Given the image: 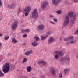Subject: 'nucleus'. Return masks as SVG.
<instances>
[{"label": "nucleus", "instance_id": "nucleus-1", "mask_svg": "<svg viewBox=\"0 0 78 78\" xmlns=\"http://www.w3.org/2000/svg\"><path fill=\"white\" fill-rule=\"evenodd\" d=\"M10 69L9 64L7 63L3 65L2 67V71L4 73H7L9 70Z\"/></svg>", "mask_w": 78, "mask_h": 78}, {"label": "nucleus", "instance_id": "nucleus-2", "mask_svg": "<svg viewBox=\"0 0 78 78\" xmlns=\"http://www.w3.org/2000/svg\"><path fill=\"white\" fill-rule=\"evenodd\" d=\"M70 20V18L68 15H66L65 16L64 23L63 25L64 27H66L69 24V21Z\"/></svg>", "mask_w": 78, "mask_h": 78}, {"label": "nucleus", "instance_id": "nucleus-3", "mask_svg": "<svg viewBox=\"0 0 78 78\" xmlns=\"http://www.w3.org/2000/svg\"><path fill=\"white\" fill-rule=\"evenodd\" d=\"M32 17L33 18H37L38 17V11L36 9H34L32 12Z\"/></svg>", "mask_w": 78, "mask_h": 78}, {"label": "nucleus", "instance_id": "nucleus-4", "mask_svg": "<svg viewBox=\"0 0 78 78\" xmlns=\"http://www.w3.org/2000/svg\"><path fill=\"white\" fill-rule=\"evenodd\" d=\"M48 5V2L47 1H45L42 2L41 3V8L42 9H45L46 6Z\"/></svg>", "mask_w": 78, "mask_h": 78}, {"label": "nucleus", "instance_id": "nucleus-5", "mask_svg": "<svg viewBox=\"0 0 78 78\" xmlns=\"http://www.w3.org/2000/svg\"><path fill=\"white\" fill-rule=\"evenodd\" d=\"M17 21L15 20L13 23L11 25V27H12L13 30H15L17 28Z\"/></svg>", "mask_w": 78, "mask_h": 78}, {"label": "nucleus", "instance_id": "nucleus-6", "mask_svg": "<svg viewBox=\"0 0 78 78\" xmlns=\"http://www.w3.org/2000/svg\"><path fill=\"white\" fill-rule=\"evenodd\" d=\"M31 10V8L29 6L27 5L23 9V11L26 12H30Z\"/></svg>", "mask_w": 78, "mask_h": 78}, {"label": "nucleus", "instance_id": "nucleus-7", "mask_svg": "<svg viewBox=\"0 0 78 78\" xmlns=\"http://www.w3.org/2000/svg\"><path fill=\"white\" fill-rule=\"evenodd\" d=\"M68 15L70 18H72L73 17V16H77V14H73V12L72 11H69L68 12Z\"/></svg>", "mask_w": 78, "mask_h": 78}, {"label": "nucleus", "instance_id": "nucleus-8", "mask_svg": "<svg viewBox=\"0 0 78 78\" xmlns=\"http://www.w3.org/2000/svg\"><path fill=\"white\" fill-rule=\"evenodd\" d=\"M55 41V38L53 37H51L49 38L48 40V44H51L52 42H54Z\"/></svg>", "mask_w": 78, "mask_h": 78}, {"label": "nucleus", "instance_id": "nucleus-9", "mask_svg": "<svg viewBox=\"0 0 78 78\" xmlns=\"http://www.w3.org/2000/svg\"><path fill=\"white\" fill-rule=\"evenodd\" d=\"M7 8H10V9H12L15 8V7H16V5L14 3H13L9 4L7 5Z\"/></svg>", "mask_w": 78, "mask_h": 78}, {"label": "nucleus", "instance_id": "nucleus-10", "mask_svg": "<svg viewBox=\"0 0 78 78\" xmlns=\"http://www.w3.org/2000/svg\"><path fill=\"white\" fill-rule=\"evenodd\" d=\"M56 54L60 56H63L64 55V52L62 51H58L56 52Z\"/></svg>", "mask_w": 78, "mask_h": 78}, {"label": "nucleus", "instance_id": "nucleus-11", "mask_svg": "<svg viewBox=\"0 0 78 78\" xmlns=\"http://www.w3.org/2000/svg\"><path fill=\"white\" fill-rule=\"evenodd\" d=\"M37 28L39 30L42 31V30H43L45 28V26L43 24H40L37 27Z\"/></svg>", "mask_w": 78, "mask_h": 78}, {"label": "nucleus", "instance_id": "nucleus-12", "mask_svg": "<svg viewBox=\"0 0 78 78\" xmlns=\"http://www.w3.org/2000/svg\"><path fill=\"white\" fill-rule=\"evenodd\" d=\"M50 72L51 74L52 75H54L55 74V73H56V72L55 71V69L54 68L52 67L51 68L50 70Z\"/></svg>", "mask_w": 78, "mask_h": 78}, {"label": "nucleus", "instance_id": "nucleus-13", "mask_svg": "<svg viewBox=\"0 0 78 78\" xmlns=\"http://www.w3.org/2000/svg\"><path fill=\"white\" fill-rule=\"evenodd\" d=\"M70 72V70L66 68L64 69V73L65 76L68 75V73Z\"/></svg>", "mask_w": 78, "mask_h": 78}, {"label": "nucleus", "instance_id": "nucleus-14", "mask_svg": "<svg viewBox=\"0 0 78 78\" xmlns=\"http://www.w3.org/2000/svg\"><path fill=\"white\" fill-rule=\"evenodd\" d=\"M33 52L32 50H30L25 53L24 54L25 55H26V56H28V55H31V54H32Z\"/></svg>", "mask_w": 78, "mask_h": 78}, {"label": "nucleus", "instance_id": "nucleus-15", "mask_svg": "<svg viewBox=\"0 0 78 78\" xmlns=\"http://www.w3.org/2000/svg\"><path fill=\"white\" fill-rule=\"evenodd\" d=\"M77 16H73V19L72 20L70 21V23H72V24H73L74 23V22L75 20H76V17Z\"/></svg>", "mask_w": 78, "mask_h": 78}, {"label": "nucleus", "instance_id": "nucleus-16", "mask_svg": "<svg viewBox=\"0 0 78 78\" xmlns=\"http://www.w3.org/2000/svg\"><path fill=\"white\" fill-rule=\"evenodd\" d=\"M57 0H52V3L55 6H58V4L57 3Z\"/></svg>", "mask_w": 78, "mask_h": 78}, {"label": "nucleus", "instance_id": "nucleus-17", "mask_svg": "<svg viewBox=\"0 0 78 78\" xmlns=\"http://www.w3.org/2000/svg\"><path fill=\"white\" fill-rule=\"evenodd\" d=\"M27 70L28 72H30L32 70V68L30 66H28L27 67Z\"/></svg>", "mask_w": 78, "mask_h": 78}, {"label": "nucleus", "instance_id": "nucleus-18", "mask_svg": "<svg viewBox=\"0 0 78 78\" xmlns=\"http://www.w3.org/2000/svg\"><path fill=\"white\" fill-rule=\"evenodd\" d=\"M76 39H74L73 40H71L70 41V44H76Z\"/></svg>", "mask_w": 78, "mask_h": 78}, {"label": "nucleus", "instance_id": "nucleus-19", "mask_svg": "<svg viewBox=\"0 0 78 78\" xmlns=\"http://www.w3.org/2000/svg\"><path fill=\"white\" fill-rule=\"evenodd\" d=\"M48 37V34L46 35L45 36H41V39L43 40L44 41V40H45L47 37Z\"/></svg>", "mask_w": 78, "mask_h": 78}, {"label": "nucleus", "instance_id": "nucleus-20", "mask_svg": "<svg viewBox=\"0 0 78 78\" xmlns=\"http://www.w3.org/2000/svg\"><path fill=\"white\" fill-rule=\"evenodd\" d=\"M31 45L33 47H36L37 46V42L36 41H33Z\"/></svg>", "mask_w": 78, "mask_h": 78}, {"label": "nucleus", "instance_id": "nucleus-21", "mask_svg": "<svg viewBox=\"0 0 78 78\" xmlns=\"http://www.w3.org/2000/svg\"><path fill=\"white\" fill-rule=\"evenodd\" d=\"M74 37L73 36H69L68 37V39L69 40H73Z\"/></svg>", "mask_w": 78, "mask_h": 78}, {"label": "nucleus", "instance_id": "nucleus-22", "mask_svg": "<svg viewBox=\"0 0 78 78\" xmlns=\"http://www.w3.org/2000/svg\"><path fill=\"white\" fill-rule=\"evenodd\" d=\"M12 42H14L15 44H16V43H17V41L14 38H13L12 39Z\"/></svg>", "mask_w": 78, "mask_h": 78}, {"label": "nucleus", "instance_id": "nucleus-23", "mask_svg": "<svg viewBox=\"0 0 78 78\" xmlns=\"http://www.w3.org/2000/svg\"><path fill=\"white\" fill-rule=\"evenodd\" d=\"M9 36L7 35H5L4 37V38L5 39V40L6 41V40H8V39H9Z\"/></svg>", "mask_w": 78, "mask_h": 78}, {"label": "nucleus", "instance_id": "nucleus-24", "mask_svg": "<svg viewBox=\"0 0 78 78\" xmlns=\"http://www.w3.org/2000/svg\"><path fill=\"white\" fill-rule=\"evenodd\" d=\"M65 4L69 5L70 4V2L69 1V0H66L65 2Z\"/></svg>", "mask_w": 78, "mask_h": 78}, {"label": "nucleus", "instance_id": "nucleus-25", "mask_svg": "<svg viewBox=\"0 0 78 78\" xmlns=\"http://www.w3.org/2000/svg\"><path fill=\"white\" fill-rule=\"evenodd\" d=\"M34 39H36V41H39V37H38L37 36L34 37Z\"/></svg>", "mask_w": 78, "mask_h": 78}, {"label": "nucleus", "instance_id": "nucleus-26", "mask_svg": "<svg viewBox=\"0 0 78 78\" xmlns=\"http://www.w3.org/2000/svg\"><path fill=\"white\" fill-rule=\"evenodd\" d=\"M4 76V74L2 73V71L0 70V76L1 77H3Z\"/></svg>", "mask_w": 78, "mask_h": 78}, {"label": "nucleus", "instance_id": "nucleus-27", "mask_svg": "<svg viewBox=\"0 0 78 78\" xmlns=\"http://www.w3.org/2000/svg\"><path fill=\"white\" fill-rule=\"evenodd\" d=\"M66 60V57H64L61 58V61H64Z\"/></svg>", "mask_w": 78, "mask_h": 78}, {"label": "nucleus", "instance_id": "nucleus-28", "mask_svg": "<svg viewBox=\"0 0 78 78\" xmlns=\"http://www.w3.org/2000/svg\"><path fill=\"white\" fill-rule=\"evenodd\" d=\"M27 61V58H25L23 59V60L22 61V62L23 63H24V62H26Z\"/></svg>", "mask_w": 78, "mask_h": 78}, {"label": "nucleus", "instance_id": "nucleus-29", "mask_svg": "<svg viewBox=\"0 0 78 78\" xmlns=\"http://www.w3.org/2000/svg\"><path fill=\"white\" fill-rule=\"evenodd\" d=\"M56 13H57V14H61V10H59L58 11H56Z\"/></svg>", "mask_w": 78, "mask_h": 78}, {"label": "nucleus", "instance_id": "nucleus-30", "mask_svg": "<svg viewBox=\"0 0 78 78\" xmlns=\"http://www.w3.org/2000/svg\"><path fill=\"white\" fill-rule=\"evenodd\" d=\"M66 58V59L67 61H69L70 59V58L69 56L65 57Z\"/></svg>", "mask_w": 78, "mask_h": 78}, {"label": "nucleus", "instance_id": "nucleus-31", "mask_svg": "<svg viewBox=\"0 0 78 78\" xmlns=\"http://www.w3.org/2000/svg\"><path fill=\"white\" fill-rule=\"evenodd\" d=\"M52 33L53 32H52V31H50L48 32H47V34L48 35H50V34H52Z\"/></svg>", "mask_w": 78, "mask_h": 78}, {"label": "nucleus", "instance_id": "nucleus-32", "mask_svg": "<svg viewBox=\"0 0 78 78\" xmlns=\"http://www.w3.org/2000/svg\"><path fill=\"white\" fill-rule=\"evenodd\" d=\"M41 64H42L43 66H45V65H46V62L44 61H43Z\"/></svg>", "mask_w": 78, "mask_h": 78}, {"label": "nucleus", "instance_id": "nucleus-33", "mask_svg": "<svg viewBox=\"0 0 78 78\" xmlns=\"http://www.w3.org/2000/svg\"><path fill=\"white\" fill-rule=\"evenodd\" d=\"M61 2H62V0H57V3L58 5L60 3H61Z\"/></svg>", "mask_w": 78, "mask_h": 78}, {"label": "nucleus", "instance_id": "nucleus-34", "mask_svg": "<svg viewBox=\"0 0 78 78\" xmlns=\"http://www.w3.org/2000/svg\"><path fill=\"white\" fill-rule=\"evenodd\" d=\"M49 23L51 24H52V25H55V23H54V22H53L51 21H49Z\"/></svg>", "mask_w": 78, "mask_h": 78}, {"label": "nucleus", "instance_id": "nucleus-35", "mask_svg": "<svg viewBox=\"0 0 78 78\" xmlns=\"http://www.w3.org/2000/svg\"><path fill=\"white\" fill-rule=\"evenodd\" d=\"M30 30L29 29H27L25 30V33H28V32H29L30 31Z\"/></svg>", "mask_w": 78, "mask_h": 78}, {"label": "nucleus", "instance_id": "nucleus-36", "mask_svg": "<svg viewBox=\"0 0 78 78\" xmlns=\"http://www.w3.org/2000/svg\"><path fill=\"white\" fill-rule=\"evenodd\" d=\"M43 61L41 60H40L38 61V62L39 64H42V63Z\"/></svg>", "mask_w": 78, "mask_h": 78}, {"label": "nucleus", "instance_id": "nucleus-37", "mask_svg": "<svg viewBox=\"0 0 78 78\" xmlns=\"http://www.w3.org/2000/svg\"><path fill=\"white\" fill-rule=\"evenodd\" d=\"M59 76L60 78H61L62 76V73H60L59 75Z\"/></svg>", "mask_w": 78, "mask_h": 78}, {"label": "nucleus", "instance_id": "nucleus-38", "mask_svg": "<svg viewBox=\"0 0 78 78\" xmlns=\"http://www.w3.org/2000/svg\"><path fill=\"white\" fill-rule=\"evenodd\" d=\"M21 78H27V76H21Z\"/></svg>", "mask_w": 78, "mask_h": 78}, {"label": "nucleus", "instance_id": "nucleus-39", "mask_svg": "<svg viewBox=\"0 0 78 78\" xmlns=\"http://www.w3.org/2000/svg\"><path fill=\"white\" fill-rule=\"evenodd\" d=\"M53 20H54V22H58V20L56 18H54L53 19Z\"/></svg>", "mask_w": 78, "mask_h": 78}, {"label": "nucleus", "instance_id": "nucleus-40", "mask_svg": "<svg viewBox=\"0 0 78 78\" xmlns=\"http://www.w3.org/2000/svg\"><path fill=\"white\" fill-rule=\"evenodd\" d=\"M55 58H56V59H58V58H59V56H58V55L57 54V55H56L55 56Z\"/></svg>", "mask_w": 78, "mask_h": 78}, {"label": "nucleus", "instance_id": "nucleus-41", "mask_svg": "<svg viewBox=\"0 0 78 78\" xmlns=\"http://www.w3.org/2000/svg\"><path fill=\"white\" fill-rule=\"evenodd\" d=\"M28 12H26L25 13V15L26 17H27V16H28Z\"/></svg>", "mask_w": 78, "mask_h": 78}, {"label": "nucleus", "instance_id": "nucleus-42", "mask_svg": "<svg viewBox=\"0 0 78 78\" xmlns=\"http://www.w3.org/2000/svg\"><path fill=\"white\" fill-rule=\"evenodd\" d=\"M64 40L65 41H67L69 40V39H68V37H67V38H64Z\"/></svg>", "mask_w": 78, "mask_h": 78}, {"label": "nucleus", "instance_id": "nucleus-43", "mask_svg": "<svg viewBox=\"0 0 78 78\" xmlns=\"http://www.w3.org/2000/svg\"><path fill=\"white\" fill-rule=\"evenodd\" d=\"M73 2L74 3H78V0H73Z\"/></svg>", "mask_w": 78, "mask_h": 78}, {"label": "nucleus", "instance_id": "nucleus-44", "mask_svg": "<svg viewBox=\"0 0 78 78\" xmlns=\"http://www.w3.org/2000/svg\"><path fill=\"white\" fill-rule=\"evenodd\" d=\"M21 32H22V33H25V30H24L23 29L22 30Z\"/></svg>", "mask_w": 78, "mask_h": 78}, {"label": "nucleus", "instance_id": "nucleus-45", "mask_svg": "<svg viewBox=\"0 0 78 78\" xmlns=\"http://www.w3.org/2000/svg\"><path fill=\"white\" fill-rule=\"evenodd\" d=\"M19 11L20 12H22V8H20L19 9Z\"/></svg>", "mask_w": 78, "mask_h": 78}, {"label": "nucleus", "instance_id": "nucleus-46", "mask_svg": "<svg viewBox=\"0 0 78 78\" xmlns=\"http://www.w3.org/2000/svg\"><path fill=\"white\" fill-rule=\"evenodd\" d=\"M27 36V34H25L24 35H23V37H25Z\"/></svg>", "mask_w": 78, "mask_h": 78}, {"label": "nucleus", "instance_id": "nucleus-47", "mask_svg": "<svg viewBox=\"0 0 78 78\" xmlns=\"http://www.w3.org/2000/svg\"><path fill=\"white\" fill-rule=\"evenodd\" d=\"M50 17H54L53 16V15H49Z\"/></svg>", "mask_w": 78, "mask_h": 78}, {"label": "nucleus", "instance_id": "nucleus-48", "mask_svg": "<svg viewBox=\"0 0 78 78\" xmlns=\"http://www.w3.org/2000/svg\"><path fill=\"white\" fill-rule=\"evenodd\" d=\"M41 77L42 78H45V76H44V75H42L41 76Z\"/></svg>", "mask_w": 78, "mask_h": 78}, {"label": "nucleus", "instance_id": "nucleus-49", "mask_svg": "<svg viewBox=\"0 0 78 78\" xmlns=\"http://www.w3.org/2000/svg\"><path fill=\"white\" fill-rule=\"evenodd\" d=\"M2 1H1V0H0V6H2Z\"/></svg>", "mask_w": 78, "mask_h": 78}, {"label": "nucleus", "instance_id": "nucleus-50", "mask_svg": "<svg viewBox=\"0 0 78 78\" xmlns=\"http://www.w3.org/2000/svg\"><path fill=\"white\" fill-rule=\"evenodd\" d=\"M2 43L0 42V49H1V46H2Z\"/></svg>", "mask_w": 78, "mask_h": 78}, {"label": "nucleus", "instance_id": "nucleus-51", "mask_svg": "<svg viewBox=\"0 0 78 78\" xmlns=\"http://www.w3.org/2000/svg\"><path fill=\"white\" fill-rule=\"evenodd\" d=\"M3 36V34H0V37L2 36Z\"/></svg>", "mask_w": 78, "mask_h": 78}, {"label": "nucleus", "instance_id": "nucleus-52", "mask_svg": "<svg viewBox=\"0 0 78 78\" xmlns=\"http://www.w3.org/2000/svg\"><path fill=\"white\" fill-rule=\"evenodd\" d=\"M19 14H20V12H18L17 13V15H18V16H19Z\"/></svg>", "mask_w": 78, "mask_h": 78}, {"label": "nucleus", "instance_id": "nucleus-53", "mask_svg": "<svg viewBox=\"0 0 78 78\" xmlns=\"http://www.w3.org/2000/svg\"><path fill=\"white\" fill-rule=\"evenodd\" d=\"M76 57L77 58H78V54H76Z\"/></svg>", "mask_w": 78, "mask_h": 78}, {"label": "nucleus", "instance_id": "nucleus-54", "mask_svg": "<svg viewBox=\"0 0 78 78\" xmlns=\"http://www.w3.org/2000/svg\"><path fill=\"white\" fill-rule=\"evenodd\" d=\"M60 41H62V38H61V37H60Z\"/></svg>", "mask_w": 78, "mask_h": 78}, {"label": "nucleus", "instance_id": "nucleus-55", "mask_svg": "<svg viewBox=\"0 0 78 78\" xmlns=\"http://www.w3.org/2000/svg\"><path fill=\"white\" fill-rule=\"evenodd\" d=\"M22 17H23L25 16V15H24V14H23L22 15Z\"/></svg>", "mask_w": 78, "mask_h": 78}, {"label": "nucleus", "instance_id": "nucleus-56", "mask_svg": "<svg viewBox=\"0 0 78 78\" xmlns=\"http://www.w3.org/2000/svg\"><path fill=\"white\" fill-rule=\"evenodd\" d=\"M69 44V42H67V44Z\"/></svg>", "mask_w": 78, "mask_h": 78}, {"label": "nucleus", "instance_id": "nucleus-57", "mask_svg": "<svg viewBox=\"0 0 78 78\" xmlns=\"http://www.w3.org/2000/svg\"><path fill=\"white\" fill-rule=\"evenodd\" d=\"M32 0V1H33V0Z\"/></svg>", "mask_w": 78, "mask_h": 78}]
</instances>
